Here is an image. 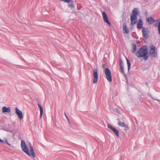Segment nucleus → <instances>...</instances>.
Instances as JSON below:
<instances>
[{
    "label": "nucleus",
    "instance_id": "11",
    "mask_svg": "<svg viewBox=\"0 0 160 160\" xmlns=\"http://www.w3.org/2000/svg\"><path fill=\"white\" fill-rule=\"evenodd\" d=\"M16 114L18 116L19 118L20 119H22L23 118V114L22 112L18 108L16 107L15 109Z\"/></svg>",
    "mask_w": 160,
    "mask_h": 160
},
{
    "label": "nucleus",
    "instance_id": "6",
    "mask_svg": "<svg viewBox=\"0 0 160 160\" xmlns=\"http://www.w3.org/2000/svg\"><path fill=\"white\" fill-rule=\"evenodd\" d=\"M93 81L94 83H96L98 81V70L97 68H95L94 69L93 72Z\"/></svg>",
    "mask_w": 160,
    "mask_h": 160
},
{
    "label": "nucleus",
    "instance_id": "22",
    "mask_svg": "<svg viewBox=\"0 0 160 160\" xmlns=\"http://www.w3.org/2000/svg\"><path fill=\"white\" fill-rule=\"evenodd\" d=\"M40 111V118H41L43 112V108L42 107L41 108H39Z\"/></svg>",
    "mask_w": 160,
    "mask_h": 160
},
{
    "label": "nucleus",
    "instance_id": "12",
    "mask_svg": "<svg viewBox=\"0 0 160 160\" xmlns=\"http://www.w3.org/2000/svg\"><path fill=\"white\" fill-rule=\"evenodd\" d=\"M62 1L64 2H65L68 3V7L69 8H75V5L74 4V2L72 0H69L68 1Z\"/></svg>",
    "mask_w": 160,
    "mask_h": 160
},
{
    "label": "nucleus",
    "instance_id": "10",
    "mask_svg": "<svg viewBox=\"0 0 160 160\" xmlns=\"http://www.w3.org/2000/svg\"><path fill=\"white\" fill-rule=\"evenodd\" d=\"M119 66L120 68L121 72L123 74H124L125 77L126 78H127V75L126 74L124 73V66L123 62L121 58H120L119 60Z\"/></svg>",
    "mask_w": 160,
    "mask_h": 160
},
{
    "label": "nucleus",
    "instance_id": "14",
    "mask_svg": "<svg viewBox=\"0 0 160 160\" xmlns=\"http://www.w3.org/2000/svg\"><path fill=\"white\" fill-rule=\"evenodd\" d=\"M147 21L148 22V23L150 24H152L153 23H154L155 22H158L159 21V20H155L152 17H150L148 18L147 19Z\"/></svg>",
    "mask_w": 160,
    "mask_h": 160
},
{
    "label": "nucleus",
    "instance_id": "2",
    "mask_svg": "<svg viewBox=\"0 0 160 160\" xmlns=\"http://www.w3.org/2000/svg\"><path fill=\"white\" fill-rule=\"evenodd\" d=\"M138 9L135 8L132 11L131 16V23L132 25L135 24L137 22V16L139 14Z\"/></svg>",
    "mask_w": 160,
    "mask_h": 160
},
{
    "label": "nucleus",
    "instance_id": "17",
    "mask_svg": "<svg viewBox=\"0 0 160 160\" xmlns=\"http://www.w3.org/2000/svg\"><path fill=\"white\" fill-rule=\"evenodd\" d=\"M132 52V53H134L137 50V46L136 44L132 43L131 45Z\"/></svg>",
    "mask_w": 160,
    "mask_h": 160
},
{
    "label": "nucleus",
    "instance_id": "9",
    "mask_svg": "<svg viewBox=\"0 0 160 160\" xmlns=\"http://www.w3.org/2000/svg\"><path fill=\"white\" fill-rule=\"evenodd\" d=\"M142 32L143 37L144 38H147L149 37L148 34L149 33V31L147 28H142Z\"/></svg>",
    "mask_w": 160,
    "mask_h": 160
},
{
    "label": "nucleus",
    "instance_id": "5",
    "mask_svg": "<svg viewBox=\"0 0 160 160\" xmlns=\"http://www.w3.org/2000/svg\"><path fill=\"white\" fill-rule=\"evenodd\" d=\"M157 50L155 47L153 45H152L150 47V49L149 51V55L152 57H155L157 56Z\"/></svg>",
    "mask_w": 160,
    "mask_h": 160
},
{
    "label": "nucleus",
    "instance_id": "23",
    "mask_svg": "<svg viewBox=\"0 0 160 160\" xmlns=\"http://www.w3.org/2000/svg\"><path fill=\"white\" fill-rule=\"evenodd\" d=\"M148 95H149L151 97V98L152 99H153V100H155V101H158V102H160V100L159 99H157L155 97H154V98L152 96L151 94H149Z\"/></svg>",
    "mask_w": 160,
    "mask_h": 160
},
{
    "label": "nucleus",
    "instance_id": "20",
    "mask_svg": "<svg viewBox=\"0 0 160 160\" xmlns=\"http://www.w3.org/2000/svg\"><path fill=\"white\" fill-rule=\"evenodd\" d=\"M126 59L128 66V71H129L130 70V67L131 66V63L130 61L127 58H126Z\"/></svg>",
    "mask_w": 160,
    "mask_h": 160
},
{
    "label": "nucleus",
    "instance_id": "25",
    "mask_svg": "<svg viewBox=\"0 0 160 160\" xmlns=\"http://www.w3.org/2000/svg\"><path fill=\"white\" fill-rule=\"evenodd\" d=\"M68 123L70 126L71 127H72V125L71 123L70 122L69 120V121H68Z\"/></svg>",
    "mask_w": 160,
    "mask_h": 160
},
{
    "label": "nucleus",
    "instance_id": "15",
    "mask_svg": "<svg viewBox=\"0 0 160 160\" xmlns=\"http://www.w3.org/2000/svg\"><path fill=\"white\" fill-rule=\"evenodd\" d=\"M11 112V108L10 107L7 108L5 106L3 107L2 108V112L4 113L5 112L9 113Z\"/></svg>",
    "mask_w": 160,
    "mask_h": 160
},
{
    "label": "nucleus",
    "instance_id": "16",
    "mask_svg": "<svg viewBox=\"0 0 160 160\" xmlns=\"http://www.w3.org/2000/svg\"><path fill=\"white\" fill-rule=\"evenodd\" d=\"M123 32L124 33L129 34V30L128 29L127 27V26L126 25V24L125 23H124L123 24Z\"/></svg>",
    "mask_w": 160,
    "mask_h": 160
},
{
    "label": "nucleus",
    "instance_id": "8",
    "mask_svg": "<svg viewBox=\"0 0 160 160\" xmlns=\"http://www.w3.org/2000/svg\"><path fill=\"white\" fill-rule=\"evenodd\" d=\"M102 15L104 22L107 23L109 26H111V23L108 20V17L105 11L102 12Z\"/></svg>",
    "mask_w": 160,
    "mask_h": 160
},
{
    "label": "nucleus",
    "instance_id": "18",
    "mask_svg": "<svg viewBox=\"0 0 160 160\" xmlns=\"http://www.w3.org/2000/svg\"><path fill=\"white\" fill-rule=\"evenodd\" d=\"M0 142H3L4 143H6L9 146H11V145L8 142V139L7 138H4V140H2L0 138Z\"/></svg>",
    "mask_w": 160,
    "mask_h": 160
},
{
    "label": "nucleus",
    "instance_id": "13",
    "mask_svg": "<svg viewBox=\"0 0 160 160\" xmlns=\"http://www.w3.org/2000/svg\"><path fill=\"white\" fill-rule=\"evenodd\" d=\"M143 22L142 19H140L138 20V22L137 24V28H138L141 29V28L142 29L143 25Z\"/></svg>",
    "mask_w": 160,
    "mask_h": 160
},
{
    "label": "nucleus",
    "instance_id": "26",
    "mask_svg": "<svg viewBox=\"0 0 160 160\" xmlns=\"http://www.w3.org/2000/svg\"><path fill=\"white\" fill-rule=\"evenodd\" d=\"M38 106L39 108H41L42 107V105L41 104H39V103H38Z\"/></svg>",
    "mask_w": 160,
    "mask_h": 160
},
{
    "label": "nucleus",
    "instance_id": "19",
    "mask_svg": "<svg viewBox=\"0 0 160 160\" xmlns=\"http://www.w3.org/2000/svg\"><path fill=\"white\" fill-rule=\"evenodd\" d=\"M118 124L119 126L121 127H124L125 128L128 127V125L127 124H125L124 122H122L119 120H118Z\"/></svg>",
    "mask_w": 160,
    "mask_h": 160
},
{
    "label": "nucleus",
    "instance_id": "27",
    "mask_svg": "<svg viewBox=\"0 0 160 160\" xmlns=\"http://www.w3.org/2000/svg\"><path fill=\"white\" fill-rule=\"evenodd\" d=\"M154 26L155 27H157V24H154Z\"/></svg>",
    "mask_w": 160,
    "mask_h": 160
},
{
    "label": "nucleus",
    "instance_id": "3",
    "mask_svg": "<svg viewBox=\"0 0 160 160\" xmlns=\"http://www.w3.org/2000/svg\"><path fill=\"white\" fill-rule=\"evenodd\" d=\"M29 148L30 153L29 152L28 148L27 147V146L23 147L22 148V149L23 151L25 152L28 156H30V155H31L33 158H35V155L33 147L31 144H30Z\"/></svg>",
    "mask_w": 160,
    "mask_h": 160
},
{
    "label": "nucleus",
    "instance_id": "7",
    "mask_svg": "<svg viewBox=\"0 0 160 160\" xmlns=\"http://www.w3.org/2000/svg\"><path fill=\"white\" fill-rule=\"evenodd\" d=\"M107 127L108 128L110 129L114 132L117 137H119V132L117 129L113 127L112 125L109 123L108 124Z\"/></svg>",
    "mask_w": 160,
    "mask_h": 160
},
{
    "label": "nucleus",
    "instance_id": "24",
    "mask_svg": "<svg viewBox=\"0 0 160 160\" xmlns=\"http://www.w3.org/2000/svg\"><path fill=\"white\" fill-rule=\"evenodd\" d=\"M64 114H65V117H66L67 120L68 121H69V119L68 117L67 116V115L66 114V113L65 112H64Z\"/></svg>",
    "mask_w": 160,
    "mask_h": 160
},
{
    "label": "nucleus",
    "instance_id": "4",
    "mask_svg": "<svg viewBox=\"0 0 160 160\" xmlns=\"http://www.w3.org/2000/svg\"><path fill=\"white\" fill-rule=\"evenodd\" d=\"M106 64H104L102 65V68H103L104 70V72L106 76L107 79L110 82H111L112 81L111 72L108 68H106Z\"/></svg>",
    "mask_w": 160,
    "mask_h": 160
},
{
    "label": "nucleus",
    "instance_id": "21",
    "mask_svg": "<svg viewBox=\"0 0 160 160\" xmlns=\"http://www.w3.org/2000/svg\"><path fill=\"white\" fill-rule=\"evenodd\" d=\"M26 146H27V145L25 141L23 140H22L21 142V146L22 148L23 147H26Z\"/></svg>",
    "mask_w": 160,
    "mask_h": 160
},
{
    "label": "nucleus",
    "instance_id": "1",
    "mask_svg": "<svg viewBox=\"0 0 160 160\" xmlns=\"http://www.w3.org/2000/svg\"><path fill=\"white\" fill-rule=\"evenodd\" d=\"M135 55L139 58H142L144 60H147L149 56L147 47L146 46H142L135 53Z\"/></svg>",
    "mask_w": 160,
    "mask_h": 160
}]
</instances>
